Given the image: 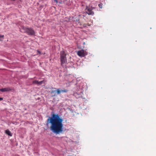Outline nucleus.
Wrapping results in <instances>:
<instances>
[{
  "label": "nucleus",
  "mask_w": 156,
  "mask_h": 156,
  "mask_svg": "<svg viewBox=\"0 0 156 156\" xmlns=\"http://www.w3.org/2000/svg\"><path fill=\"white\" fill-rule=\"evenodd\" d=\"M86 12L89 15H93L94 14V12L92 11L91 9L88 8L87 7L86 8Z\"/></svg>",
  "instance_id": "6"
},
{
  "label": "nucleus",
  "mask_w": 156,
  "mask_h": 156,
  "mask_svg": "<svg viewBox=\"0 0 156 156\" xmlns=\"http://www.w3.org/2000/svg\"><path fill=\"white\" fill-rule=\"evenodd\" d=\"M56 3V4L58 3V1L57 0H54Z\"/></svg>",
  "instance_id": "14"
},
{
  "label": "nucleus",
  "mask_w": 156,
  "mask_h": 156,
  "mask_svg": "<svg viewBox=\"0 0 156 156\" xmlns=\"http://www.w3.org/2000/svg\"><path fill=\"white\" fill-rule=\"evenodd\" d=\"M77 54L81 57H84L87 55V53L83 49H82L77 51Z\"/></svg>",
  "instance_id": "5"
},
{
  "label": "nucleus",
  "mask_w": 156,
  "mask_h": 156,
  "mask_svg": "<svg viewBox=\"0 0 156 156\" xmlns=\"http://www.w3.org/2000/svg\"><path fill=\"white\" fill-rule=\"evenodd\" d=\"M10 90V89L9 88H4L0 89V91H1L2 92H4L5 91H9Z\"/></svg>",
  "instance_id": "7"
},
{
  "label": "nucleus",
  "mask_w": 156,
  "mask_h": 156,
  "mask_svg": "<svg viewBox=\"0 0 156 156\" xmlns=\"http://www.w3.org/2000/svg\"><path fill=\"white\" fill-rule=\"evenodd\" d=\"M38 81L37 80H34L33 82V83L34 84H37L38 85Z\"/></svg>",
  "instance_id": "12"
},
{
  "label": "nucleus",
  "mask_w": 156,
  "mask_h": 156,
  "mask_svg": "<svg viewBox=\"0 0 156 156\" xmlns=\"http://www.w3.org/2000/svg\"><path fill=\"white\" fill-rule=\"evenodd\" d=\"M44 81V80H43V81H40V82L38 81V85H41L42 83Z\"/></svg>",
  "instance_id": "11"
},
{
  "label": "nucleus",
  "mask_w": 156,
  "mask_h": 156,
  "mask_svg": "<svg viewBox=\"0 0 156 156\" xmlns=\"http://www.w3.org/2000/svg\"><path fill=\"white\" fill-rule=\"evenodd\" d=\"M63 119L58 114H53L47 119L46 124H50V130L56 134H58L63 131Z\"/></svg>",
  "instance_id": "1"
},
{
  "label": "nucleus",
  "mask_w": 156,
  "mask_h": 156,
  "mask_svg": "<svg viewBox=\"0 0 156 156\" xmlns=\"http://www.w3.org/2000/svg\"><path fill=\"white\" fill-rule=\"evenodd\" d=\"M37 52L39 54H41V52H40V51H39V50H37Z\"/></svg>",
  "instance_id": "13"
},
{
  "label": "nucleus",
  "mask_w": 156,
  "mask_h": 156,
  "mask_svg": "<svg viewBox=\"0 0 156 156\" xmlns=\"http://www.w3.org/2000/svg\"><path fill=\"white\" fill-rule=\"evenodd\" d=\"M60 59L61 62V66H63V65L67 62V59L66 57V54L63 51L60 52Z\"/></svg>",
  "instance_id": "3"
},
{
  "label": "nucleus",
  "mask_w": 156,
  "mask_h": 156,
  "mask_svg": "<svg viewBox=\"0 0 156 156\" xmlns=\"http://www.w3.org/2000/svg\"><path fill=\"white\" fill-rule=\"evenodd\" d=\"M4 35H0V41H2L3 39Z\"/></svg>",
  "instance_id": "9"
},
{
  "label": "nucleus",
  "mask_w": 156,
  "mask_h": 156,
  "mask_svg": "<svg viewBox=\"0 0 156 156\" xmlns=\"http://www.w3.org/2000/svg\"><path fill=\"white\" fill-rule=\"evenodd\" d=\"M98 6L100 8L102 9V8L103 4L102 3L99 4H98Z\"/></svg>",
  "instance_id": "10"
},
{
  "label": "nucleus",
  "mask_w": 156,
  "mask_h": 156,
  "mask_svg": "<svg viewBox=\"0 0 156 156\" xmlns=\"http://www.w3.org/2000/svg\"><path fill=\"white\" fill-rule=\"evenodd\" d=\"M3 100V98H0V101H1Z\"/></svg>",
  "instance_id": "15"
},
{
  "label": "nucleus",
  "mask_w": 156,
  "mask_h": 156,
  "mask_svg": "<svg viewBox=\"0 0 156 156\" xmlns=\"http://www.w3.org/2000/svg\"><path fill=\"white\" fill-rule=\"evenodd\" d=\"M68 91V90L66 89L63 90H60L59 89H58L56 90H52L50 93L52 94V97H53L56 95L55 92H56L57 94H59L61 92L66 93Z\"/></svg>",
  "instance_id": "4"
},
{
  "label": "nucleus",
  "mask_w": 156,
  "mask_h": 156,
  "mask_svg": "<svg viewBox=\"0 0 156 156\" xmlns=\"http://www.w3.org/2000/svg\"><path fill=\"white\" fill-rule=\"evenodd\" d=\"M5 133L7 134L8 135H9L10 136H12V134L11 133V132L9 130H8V129L6 130L5 131Z\"/></svg>",
  "instance_id": "8"
},
{
  "label": "nucleus",
  "mask_w": 156,
  "mask_h": 156,
  "mask_svg": "<svg viewBox=\"0 0 156 156\" xmlns=\"http://www.w3.org/2000/svg\"><path fill=\"white\" fill-rule=\"evenodd\" d=\"M22 30L24 31L23 32L26 33L27 34L30 35H33L35 34V32L34 30L31 28L27 27L24 26H22ZM21 32H23L22 30H21Z\"/></svg>",
  "instance_id": "2"
}]
</instances>
